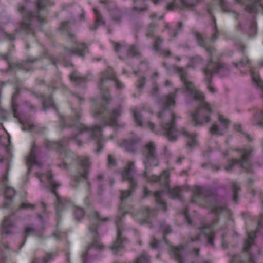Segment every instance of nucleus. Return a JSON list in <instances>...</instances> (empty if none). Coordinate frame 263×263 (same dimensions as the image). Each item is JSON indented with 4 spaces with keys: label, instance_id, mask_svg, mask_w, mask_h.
Segmentation results:
<instances>
[{
    "label": "nucleus",
    "instance_id": "f257e3e1",
    "mask_svg": "<svg viewBox=\"0 0 263 263\" xmlns=\"http://www.w3.org/2000/svg\"><path fill=\"white\" fill-rule=\"evenodd\" d=\"M122 112L121 107H118L113 109L108 116L104 118L103 123L100 125H97L92 128L86 127L81 123L79 122L81 116L78 112H76L74 117L68 118L62 117L60 128L62 130L65 128L75 127L80 133L84 132H89L91 135V138L97 142L98 148L96 152L98 153L103 149L101 128L106 125L115 126L117 124V119L121 116Z\"/></svg>",
    "mask_w": 263,
    "mask_h": 263
},
{
    "label": "nucleus",
    "instance_id": "f03ea898",
    "mask_svg": "<svg viewBox=\"0 0 263 263\" xmlns=\"http://www.w3.org/2000/svg\"><path fill=\"white\" fill-rule=\"evenodd\" d=\"M175 70L179 74L185 90L193 96L195 100L201 102L200 105L191 115L194 125L196 126L209 122L210 121V115L212 112V110L210 104L205 101L203 93L198 90L194 83L188 79L186 69L176 67Z\"/></svg>",
    "mask_w": 263,
    "mask_h": 263
},
{
    "label": "nucleus",
    "instance_id": "7ed1b4c3",
    "mask_svg": "<svg viewBox=\"0 0 263 263\" xmlns=\"http://www.w3.org/2000/svg\"><path fill=\"white\" fill-rule=\"evenodd\" d=\"M180 90L179 88H176L174 92L171 93L163 98L162 101L165 104V107L163 108L158 114V118L162 120L160 124L163 133L171 142L175 141L178 134L175 128L176 116L167 108L170 106L175 105V99L178 91Z\"/></svg>",
    "mask_w": 263,
    "mask_h": 263
},
{
    "label": "nucleus",
    "instance_id": "20e7f679",
    "mask_svg": "<svg viewBox=\"0 0 263 263\" xmlns=\"http://www.w3.org/2000/svg\"><path fill=\"white\" fill-rule=\"evenodd\" d=\"M49 4V1L48 0H37L35 11H26L25 6H20L18 11L24 15L20 27L15 29V32L34 35L35 28L34 21H37L41 25L44 23V18L40 14V11L45 9Z\"/></svg>",
    "mask_w": 263,
    "mask_h": 263
},
{
    "label": "nucleus",
    "instance_id": "39448f33",
    "mask_svg": "<svg viewBox=\"0 0 263 263\" xmlns=\"http://www.w3.org/2000/svg\"><path fill=\"white\" fill-rule=\"evenodd\" d=\"M194 34L198 45L204 48L210 57L209 62L207 66L203 68V72L205 75L206 77L209 76L212 77L214 73L218 72H222L226 71H228L229 68L226 64L213 61V55L216 52V49L214 46L208 44V41L203 36V34L199 32H195Z\"/></svg>",
    "mask_w": 263,
    "mask_h": 263
},
{
    "label": "nucleus",
    "instance_id": "423d86ee",
    "mask_svg": "<svg viewBox=\"0 0 263 263\" xmlns=\"http://www.w3.org/2000/svg\"><path fill=\"white\" fill-rule=\"evenodd\" d=\"M191 202L210 206L211 212L215 215L219 214L223 210V207L218 205L217 196L209 189H203L200 187L196 188Z\"/></svg>",
    "mask_w": 263,
    "mask_h": 263
},
{
    "label": "nucleus",
    "instance_id": "0eeeda50",
    "mask_svg": "<svg viewBox=\"0 0 263 263\" xmlns=\"http://www.w3.org/2000/svg\"><path fill=\"white\" fill-rule=\"evenodd\" d=\"M36 176L39 178L41 182H44V179H46L50 187L51 192L56 197V213L58 216L57 223L59 222L61 219V213L67 209L70 205V202L64 198L59 197L55 191L56 189L59 186L53 179V176L50 172H48L46 174H43L41 176L39 173H36Z\"/></svg>",
    "mask_w": 263,
    "mask_h": 263
},
{
    "label": "nucleus",
    "instance_id": "6e6552de",
    "mask_svg": "<svg viewBox=\"0 0 263 263\" xmlns=\"http://www.w3.org/2000/svg\"><path fill=\"white\" fill-rule=\"evenodd\" d=\"M101 74L99 87L101 91L102 99L107 104H108L110 103L111 98L107 87L105 85L106 81L108 80L114 81L117 89L122 88L123 85L117 79L116 74L113 72L112 69L110 67L105 71L102 72Z\"/></svg>",
    "mask_w": 263,
    "mask_h": 263
},
{
    "label": "nucleus",
    "instance_id": "1a4fd4ad",
    "mask_svg": "<svg viewBox=\"0 0 263 263\" xmlns=\"http://www.w3.org/2000/svg\"><path fill=\"white\" fill-rule=\"evenodd\" d=\"M142 160L145 165V171L143 176L147 178V170L150 167H156L159 165V161L156 153V147L155 144L151 142L146 144L142 152Z\"/></svg>",
    "mask_w": 263,
    "mask_h": 263
},
{
    "label": "nucleus",
    "instance_id": "9d476101",
    "mask_svg": "<svg viewBox=\"0 0 263 263\" xmlns=\"http://www.w3.org/2000/svg\"><path fill=\"white\" fill-rule=\"evenodd\" d=\"M134 163L130 162L127 164L122 172L123 179L124 180L128 181L130 189L121 191L120 199L122 201L126 200L128 197H130L137 186V181L133 176L134 173Z\"/></svg>",
    "mask_w": 263,
    "mask_h": 263
},
{
    "label": "nucleus",
    "instance_id": "9b49d317",
    "mask_svg": "<svg viewBox=\"0 0 263 263\" xmlns=\"http://www.w3.org/2000/svg\"><path fill=\"white\" fill-rule=\"evenodd\" d=\"M79 160L81 166L76 175L74 180L71 182V185L74 188H77L79 182L86 181L87 187L90 190L91 184L88 181V178L91 162L88 158L83 156L79 157Z\"/></svg>",
    "mask_w": 263,
    "mask_h": 263
},
{
    "label": "nucleus",
    "instance_id": "f8f14e48",
    "mask_svg": "<svg viewBox=\"0 0 263 263\" xmlns=\"http://www.w3.org/2000/svg\"><path fill=\"white\" fill-rule=\"evenodd\" d=\"M252 152V149L246 150L243 149L240 150L241 155V158L240 159H233L229 161L228 165L224 167V170L227 172H231L234 165H239L240 167L242 168L247 173H252V166L249 162Z\"/></svg>",
    "mask_w": 263,
    "mask_h": 263
},
{
    "label": "nucleus",
    "instance_id": "ddd939ff",
    "mask_svg": "<svg viewBox=\"0 0 263 263\" xmlns=\"http://www.w3.org/2000/svg\"><path fill=\"white\" fill-rule=\"evenodd\" d=\"M255 238V234L250 233L248 234V239L244 243L243 253L241 255L233 256L230 263H255L254 255L248 253L250 248L253 245L252 241Z\"/></svg>",
    "mask_w": 263,
    "mask_h": 263
},
{
    "label": "nucleus",
    "instance_id": "4468645a",
    "mask_svg": "<svg viewBox=\"0 0 263 263\" xmlns=\"http://www.w3.org/2000/svg\"><path fill=\"white\" fill-rule=\"evenodd\" d=\"M98 224L96 221L91 222L90 224L89 227V231L94 234V236L91 243L88 246L86 252L82 255L83 263H87V256L91 254V251L92 249H94L100 251L104 249V246L101 243L100 238L98 236Z\"/></svg>",
    "mask_w": 263,
    "mask_h": 263
},
{
    "label": "nucleus",
    "instance_id": "2eb2a0df",
    "mask_svg": "<svg viewBox=\"0 0 263 263\" xmlns=\"http://www.w3.org/2000/svg\"><path fill=\"white\" fill-rule=\"evenodd\" d=\"M123 203H121L119 206V210L123 212V215L119 216L116 220V223L117 224V240L114 242L112 246L110 247L112 251L118 252L123 249V243L126 240L125 238H123L122 235V232L119 228V224L121 221L122 217L124 216L126 212L124 211Z\"/></svg>",
    "mask_w": 263,
    "mask_h": 263
},
{
    "label": "nucleus",
    "instance_id": "dca6fc26",
    "mask_svg": "<svg viewBox=\"0 0 263 263\" xmlns=\"http://www.w3.org/2000/svg\"><path fill=\"white\" fill-rule=\"evenodd\" d=\"M229 120L225 118L222 115L218 116V122L212 125L210 129V133L216 136H222L227 130L229 124Z\"/></svg>",
    "mask_w": 263,
    "mask_h": 263
},
{
    "label": "nucleus",
    "instance_id": "f3484780",
    "mask_svg": "<svg viewBox=\"0 0 263 263\" xmlns=\"http://www.w3.org/2000/svg\"><path fill=\"white\" fill-rule=\"evenodd\" d=\"M246 5L245 11L249 13L256 14L260 10H263L261 0H236Z\"/></svg>",
    "mask_w": 263,
    "mask_h": 263
},
{
    "label": "nucleus",
    "instance_id": "a211bd4d",
    "mask_svg": "<svg viewBox=\"0 0 263 263\" xmlns=\"http://www.w3.org/2000/svg\"><path fill=\"white\" fill-rule=\"evenodd\" d=\"M38 147L35 145L34 143H32V148L29 156L27 158V163L29 165L28 168V172L31 171V167L35 165L40 168L43 165V163L39 159V153L37 152Z\"/></svg>",
    "mask_w": 263,
    "mask_h": 263
},
{
    "label": "nucleus",
    "instance_id": "6ab92c4d",
    "mask_svg": "<svg viewBox=\"0 0 263 263\" xmlns=\"http://www.w3.org/2000/svg\"><path fill=\"white\" fill-rule=\"evenodd\" d=\"M252 79L262 90L263 97V81L259 77H255L254 76H252ZM252 122L253 125L263 128V110L260 112H256L254 114L252 119Z\"/></svg>",
    "mask_w": 263,
    "mask_h": 263
},
{
    "label": "nucleus",
    "instance_id": "aec40b11",
    "mask_svg": "<svg viewBox=\"0 0 263 263\" xmlns=\"http://www.w3.org/2000/svg\"><path fill=\"white\" fill-rule=\"evenodd\" d=\"M199 0H172L168 2L166 8L168 11H173L177 8L183 9L193 6Z\"/></svg>",
    "mask_w": 263,
    "mask_h": 263
},
{
    "label": "nucleus",
    "instance_id": "412c9836",
    "mask_svg": "<svg viewBox=\"0 0 263 263\" xmlns=\"http://www.w3.org/2000/svg\"><path fill=\"white\" fill-rule=\"evenodd\" d=\"M140 141V139L139 138L134 137L133 139L124 140L121 143L120 146L128 152L135 153L137 151Z\"/></svg>",
    "mask_w": 263,
    "mask_h": 263
},
{
    "label": "nucleus",
    "instance_id": "4be33fe9",
    "mask_svg": "<svg viewBox=\"0 0 263 263\" xmlns=\"http://www.w3.org/2000/svg\"><path fill=\"white\" fill-rule=\"evenodd\" d=\"M162 194V191H158L154 194L152 192L150 191L147 187H144L143 190V197L144 198H147L149 195H154L156 202L160 205V207L163 210L164 212H165L166 210V203L161 198Z\"/></svg>",
    "mask_w": 263,
    "mask_h": 263
},
{
    "label": "nucleus",
    "instance_id": "5701e85b",
    "mask_svg": "<svg viewBox=\"0 0 263 263\" xmlns=\"http://www.w3.org/2000/svg\"><path fill=\"white\" fill-rule=\"evenodd\" d=\"M87 49V46L84 43L77 44L71 48L64 47V50L66 52L71 55H76L80 57L84 56L85 51Z\"/></svg>",
    "mask_w": 263,
    "mask_h": 263
},
{
    "label": "nucleus",
    "instance_id": "b1692460",
    "mask_svg": "<svg viewBox=\"0 0 263 263\" xmlns=\"http://www.w3.org/2000/svg\"><path fill=\"white\" fill-rule=\"evenodd\" d=\"M67 138H64L58 142L46 140L44 142V145L47 148H56L59 152H61L62 149L67 146Z\"/></svg>",
    "mask_w": 263,
    "mask_h": 263
},
{
    "label": "nucleus",
    "instance_id": "393cba45",
    "mask_svg": "<svg viewBox=\"0 0 263 263\" xmlns=\"http://www.w3.org/2000/svg\"><path fill=\"white\" fill-rule=\"evenodd\" d=\"M211 226L209 224H204L203 226L198 228L199 230L202 233L204 234L207 242L211 246H214V240L215 239L214 233L212 232L210 230Z\"/></svg>",
    "mask_w": 263,
    "mask_h": 263
},
{
    "label": "nucleus",
    "instance_id": "a878e982",
    "mask_svg": "<svg viewBox=\"0 0 263 263\" xmlns=\"http://www.w3.org/2000/svg\"><path fill=\"white\" fill-rule=\"evenodd\" d=\"M19 122L22 124V128L24 130H29L42 134L46 130V128L44 127H40L30 122H23L21 119L19 120Z\"/></svg>",
    "mask_w": 263,
    "mask_h": 263
},
{
    "label": "nucleus",
    "instance_id": "bb28decb",
    "mask_svg": "<svg viewBox=\"0 0 263 263\" xmlns=\"http://www.w3.org/2000/svg\"><path fill=\"white\" fill-rule=\"evenodd\" d=\"M16 191L14 189L7 185L5 186L4 196L6 200L4 202L2 208H7L11 204L13 197L15 196Z\"/></svg>",
    "mask_w": 263,
    "mask_h": 263
},
{
    "label": "nucleus",
    "instance_id": "cd10ccee",
    "mask_svg": "<svg viewBox=\"0 0 263 263\" xmlns=\"http://www.w3.org/2000/svg\"><path fill=\"white\" fill-rule=\"evenodd\" d=\"M163 40L160 37H157L154 40L153 45L154 49L160 54L165 55L167 57L171 56V52L168 49H162L160 46L162 44Z\"/></svg>",
    "mask_w": 263,
    "mask_h": 263
},
{
    "label": "nucleus",
    "instance_id": "c85d7f7f",
    "mask_svg": "<svg viewBox=\"0 0 263 263\" xmlns=\"http://www.w3.org/2000/svg\"><path fill=\"white\" fill-rule=\"evenodd\" d=\"M14 226V223L13 221L11 219V217L10 216L6 217L4 219L1 228V233L2 234H12V232L11 230V228H12Z\"/></svg>",
    "mask_w": 263,
    "mask_h": 263
},
{
    "label": "nucleus",
    "instance_id": "c756f323",
    "mask_svg": "<svg viewBox=\"0 0 263 263\" xmlns=\"http://www.w3.org/2000/svg\"><path fill=\"white\" fill-rule=\"evenodd\" d=\"M172 254L178 263H183L185 256V249L183 246L174 247L172 249Z\"/></svg>",
    "mask_w": 263,
    "mask_h": 263
},
{
    "label": "nucleus",
    "instance_id": "7c9ffc66",
    "mask_svg": "<svg viewBox=\"0 0 263 263\" xmlns=\"http://www.w3.org/2000/svg\"><path fill=\"white\" fill-rule=\"evenodd\" d=\"M20 93V89L17 88L11 98V108L15 118L20 120V115L17 111L18 105L16 103V100Z\"/></svg>",
    "mask_w": 263,
    "mask_h": 263
},
{
    "label": "nucleus",
    "instance_id": "2f4dec72",
    "mask_svg": "<svg viewBox=\"0 0 263 263\" xmlns=\"http://www.w3.org/2000/svg\"><path fill=\"white\" fill-rule=\"evenodd\" d=\"M169 174L167 171H164L160 176H153L151 180L154 182L159 183L162 185L166 186L168 183Z\"/></svg>",
    "mask_w": 263,
    "mask_h": 263
},
{
    "label": "nucleus",
    "instance_id": "473e14b6",
    "mask_svg": "<svg viewBox=\"0 0 263 263\" xmlns=\"http://www.w3.org/2000/svg\"><path fill=\"white\" fill-rule=\"evenodd\" d=\"M180 132L182 134L188 138L187 146L192 148L196 145V135L188 132L184 128H182Z\"/></svg>",
    "mask_w": 263,
    "mask_h": 263
},
{
    "label": "nucleus",
    "instance_id": "72a5a7b5",
    "mask_svg": "<svg viewBox=\"0 0 263 263\" xmlns=\"http://www.w3.org/2000/svg\"><path fill=\"white\" fill-rule=\"evenodd\" d=\"M69 77L71 81L74 82L76 85H80L86 83L87 81L86 78L81 76L80 73L76 70L73 71L70 74Z\"/></svg>",
    "mask_w": 263,
    "mask_h": 263
},
{
    "label": "nucleus",
    "instance_id": "f704fd0d",
    "mask_svg": "<svg viewBox=\"0 0 263 263\" xmlns=\"http://www.w3.org/2000/svg\"><path fill=\"white\" fill-rule=\"evenodd\" d=\"M24 234L25 235V238L23 243L25 242L27 237L30 235H33L39 238H43V235L42 233L37 231L32 226L30 225L27 226L25 228Z\"/></svg>",
    "mask_w": 263,
    "mask_h": 263
},
{
    "label": "nucleus",
    "instance_id": "c9c22d12",
    "mask_svg": "<svg viewBox=\"0 0 263 263\" xmlns=\"http://www.w3.org/2000/svg\"><path fill=\"white\" fill-rule=\"evenodd\" d=\"M70 21H64L61 22L59 30L63 34H65L67 35L70 38H74L75 37V34L70 33Z\"/></svg>",
    "mask_w": 263,
    "mask_h": 263
},
{
    "label": "nucleus",
    "instance_id": "e433bc0d",
    "mask_svg": "<svg viewBox=\"0 0 263 263\" xmlns=\"http://www.w3.org/2000/svg\"><path fill=\"white\" fill-rule=\"evenodd\" d=\"M38 59L36 58L28 59L26 61L17 63L16 66L18 68L21 69L26 72L29 71L31 69V64L35 62Z\"/></svg>",
    "mask_w": 263,
    "mask_h": 263
},
{
    "label": "nucleus",
    "instance_id": "4c0bfd02",
    "mask_svg": "<svg viewBox=\"0 0 263 263\" xmlns=\"http://www.w3.org/2000/svg\"><path fill=\"white\" fill-rule=\"evenodd\" d=\"M93 10L96 15V23L93 24V26L90 27V29L92 30H96L99 26L104 25L105 24V22L103 20L101 14L97 9L94 8Z\"/></svg>",
    "mask_w": 263,
    "mask_h": 263
},
{
    "label": "nucleus",
    "instance_id": "58836bf2",
    "mask_svg": "<svg viewBox=\"0 0 263 263\" xmlns=\"http://www.w3.org/2000/svg\"><path fill=\"white\" fill-rule=\"evenodd\" d=\"M125 51L126 52V56L129 57H138L140 55L137 46L135 45L125 47Z\"/></svg>",
    "mask_w": 263,
    "mask_h": 263
},
{
    "label": "nucleus",
    "instance_id": "ea45409f",
    "mask_svg": "<svg viewBox=\"0 0 263 263\" xmlns=\"http://www.w3.org/2000/svg\"><path fill=\"white\" fill-rule=\"evenodd\" d=\"M107 110V107L103 104L99 106H94L93 116L94 117H98L104 114Z\"/></svg>",
    "mask_w": 263,
    "mask_h": 263
},
{
    "label": "nucleus",
    "instance_id": "a19ab883",
    "mask_svg": "<svg viewBox=\"0 0 263 263\" xmlns=\"http://www.w3.org/2000/svg\"><path fill=\"white\" fill-rule=\"evenodd\" d=\"M139 214L144 219L150 218L153 215L152 211L148 207L141 208Z\"/></svg>",
    "mask_w": 263,
    "mask_h": 263
},
{
    "label": "nucleus",
    "instance_id": "79ce46f5",
    "mask_svg": "<svg viewBox=\"0 0 263 263\" xmlns=\"http://www.w3.org/2000/svg\"><path fill=\"white\" fill-rule=\"evenodd\" d=\"M50 107H55L51 96L48 97L47 98L44 99L43 101V108L44 111H46L47 108Z\"/></svg>",
    "mask_w": 263,
    "mask_h": 263
},
{
    "label": "nucleus",
    "instance_id": "37998d69",
    "mask_svg": "<svg viewBox=\"0 0 263 263\" xmlns=\"http://www.w3.org/2000/svg\"><path fill=\"white\" fill-rule=\"evenodd\" d=\"M122 15V11L118 8H115L111 11V16L114 20L119 22Z\"/></svg>",
    "mask_w": 263,
    "mask_h": 263
},
{
    "label": "nucleus",
    "instance_id": "c03bdc74",
    "mask_svg": "<svg viewBox=\"0 0 263 263\" xmlns=\"http://www.w3.org/2000/svg\"><path fill=\"white\" fill-rule=\"evenodd\" d=\"M143 5L142 7H138V6H134L132 8V10L133 12L141 13L143 12H145L148 10L149 7L147 5L145 4L144 0L142 1Z\"/></svg>",
    "mask_w": 263,
    "mask_h": 263
},
{
    "label": "nucleus",
    "instance_id": "a18cd8bd",
    "mask_svg": "<svg viewBox=\"0 0 263 263\" xmlns=\"http://www.w3.org/2000/svg\"><path fill=\"white\" fill-rule=\"evenodd\" d=\"M240 188L239 185L236 181L232 183V190L233 192V200L237 202L238 200V193L237 192L240 190Z\"/></svg>",
    "mask_w": 263,
    "mask_h": 263
},
{
    "label": "nucleus",
    "instance_id": "49530a36",
    "mask_svg": "<svg viewBox=\"0 0 263 263\" xmlns=\"http://www.w3.org/2000/svg\"><path fill=\"white\" fill-rule=\"evenodd\" d=\"M170 195L173 199H179L180 196L181 190L179 187H175L169 190Z\"/></svg>",
    "mask_w": 263,
    "mask_h": 263
},
{
    "label": "nucleus",
    "instance_id": "de8ad7c7",
    "mask_svg": "<svg viewBox=\"0 0 263 263\" xmlns=\"http://www.w3.org/2000/svg\"><path fill=\"white\" fill-rule=\"evenodd\" d=\"M133 115L136 124L138 126H142L143 124V121L142 120L141 114L138 111L134 110L133 111Z\"/></svg>",
    "mask_w": 263,
    "mask_h": 263
},
{
    "label": "nucleus",
    "instance_id": "09e8293b",
    "mask_svg": "<svg viewBox=\"0 0 263 263\" xmlns=\"http://www.w3.org/2000/svg\"><path fill=\"white\" fill-rule=\"evenodd\" d=\"M135 263H149V257L145 253H143Z\"/></svg>",
    "mask_w": 263,
    "mask_h": 263
},
{
    "label": "nucleus",
    "instance_id": "8fccbe9b",
    "mask_svg": "<svg viewBox=\"0 0 263 263\" xmlns=\"http://www.w3.org/2000/svg\"><path fill=\"white\" fill-rule=\"evenodd\" d=\"M85 212L82 208H76L74 211V216L77 220H81L83 218Z\"/></svg>",
    "mask_w": 263,
    "mask_h": 263
},
{
    "label": "nucleus",
    "instance_id": "3c124183",
    "mask_svg": "<svg viewBox=\"0 0 263 263\" xmlns=\"http://www.w3.org/2000/svg\"><path fill=\"white\" fill-rule=\"evenodd\" d=\"M155 28V25L154 24H150L147 28L146 36L147 37H153V33Z\"/></svg>",
    "mask_w": 263,
    "mask_h": 263
},
{
    "label": "nucleus",
    "instance_id": "603ef678",
    "mask_svg": "<svg viewBox=\"0 0 263 263\" xmlns=\"http://www.w3.org/2000/svg\"><path fill=\"white\" fill-rule=\"evenodd\" d=\"M159 88L158 85L154 83L153 85L152 88L150 90L149 93L152 97H156L158 95Z\"/></svg>",
    "mask_w": 263,
    "mask_h": 263
},
{
    "label": "nucleus",
    "instance_id": "864d4df0",
    "mask_svg": "<svg viewBox=\"0 0 263 263\" xmlns=\"http://www.w3.org/2000/svg\"><path fill=\"white\" fill-rule=\"evenodd\" d=\"M250 63V60L248 58V57H245V59L240 60L238 63H234V65L236 67H238L239 66L243 67L247 64H249Z\"/></svg>",
    "mask_w": 263,
    "mask_h": 263
},
{
    "label": "nucleus",
    "instance_id": "5fc2aeb1",
    "mask_svg": "<svg viewBox=\"0 0 263 263\" xmlns=\"http://www.w3.org/2000/svg\"><path fill=\"white\" fill-rule=\"evenodd\" d=\"M256 23L255 22L252 21L250 23V27L248 34L249 35L254 36L256 34Z\"/></svg>",
    "mask_w": 263,
    "mask_h": 263
},
{
    "label": "nucleus",
    "instance_id": "6e6d98bb",
    "mask_svg": "<svg viewBox=\"0 0 263 263\" xmlns=\"http://www.w3.org/2000/svg\"><path fill=\"white\" fill-rule=\"evenodd\" d=\"M221 9L224 12H230L231 11V8L227 5V3L224 0H220L219 1Z\"/></svg>",
    "mask_w": 263,
    "mask_h": 263
},
{
    "label": "nucleus",
    "instance_id": "4d7b16f0",
    "mask_svg": "<svg viewBox=\"0 0 263 263\" xmlns=\"http://www.w3.org/2000/svg\"><path fill=\"white\" fill-rule=\"evenodd\" d=\"M145 84V78L141 77L137 81L136 86L138 89H142Z\"/></svg>",
    "mask_w": 263,
    "mask_h": 263
},
{
    "label": "nucleus",
    "instance_id": "13d9d810",
    "mask_svg": "<svg viewBox=\"0 0 263 263\" xmlns=\"http://www.w3.org/2000/svg\"><path fill=\"white\" fill-rule=\"evenodd\" d=\"M236 30L241 33L246 32L245 24L242 22H240L236 27Z\"/></svg>",
    "mask_w": 263,
    "mask_h": 263
},
{
    "label": "nucleus",
    "instance_id": "bf43d9fd",
    "mask_svg": "<svg viewBox=\"0 0 263 263\" xmlns=\"http://www.w3.org/2000/svg\"><path fill=\"white\" fill-rule=\"evenodd\" d=\"M161 228L162 230L164 231V235L166 234H168L171 232V228L170 226L165 224V223H162L161 224Z\"/></svg>",
    "mask_w": 263,
    "mask_h": 263
},
{
    "label": "nucleus",
    "instance_id": "052dcab7",
    "mask_svg": "<svg viewBox=\"0 0 263 263\" xmlns=\"http://www.w3.org/2000/svg\"><path fill=\"white\" fill-rule=\"evenodd\" d=\"M108 165L109 167H113L116 165V160L111 155L108 156Z\"/></svg>",
    "mask_w": 263,
    "mask_h": 263
},
{
    "label": "nucleus",
    "instance_id": "680f3d73",
    "mask_svg": "<svg viewBox=\"0 0 263 263\" xmlns=\"http://www.w3.org/2000/svg\"><path fill=\"white\" fill-rule=\"evenodd\" d=\"M7 165H8V168H7V172L3 175V178H2V180L3 184L5 186L6 185V183L8 181V171H9V161H8Z\"/></svg>",
    "mask_w": 263,
    "mask_h": 263
},
{
    "label": "nucleus",
    "instance_id": "e2e57ef3",
    "mask_svg": "<svg viewBox=\"0 0 263 263\" xmlns=\"http://www.w3.org/2000/svg\"><path fill=\"white\" fill-rule=\"evenodd\" d=\"M219 36V33L217 30V27H215V32L211 37L210 40L212 43L215 42V41L218 38Z\"/></svg>",
    "mask_w": 263,
    "mask_h": 263
},
{
    "label": "nucleus",
    "instance_id": "0e129e2a",
    "mask_svg": "<svg viewBox=\"0 0 263 263\" xmlns=\"http://www.w3.org/2000/svg\"><path fill=\"white\" fill-rule=\"evenodd\" d=\"M93 217L95 219H98L101 221H108L109 219L108 218H101L100 217V215H99V214L98 212H95L93 213Z\"/></svg>",
    "mask_w": 263,
    "mask_h": 263
},
{
    "label": "nucleus",
    "instance_id": "69168bd1",
    "mask_svg": "<svg viewBox=\"0 0 263 263\" xmlns=\"http://www.w3.org/2000/svg\"><path fill=\"white\" fill-rule=\"evenodd\" d=\"M200 235L198 234L192 235L190 237L191 241L196 242V241H200Z\"/></svg>",
    "mask_w": 263,
    "mask_h": 263
},
{
    "label": "nucleus",
    "instance_id": "338daca9",
    "mask_svg": "<svg viewBox=\"0 0 263 263\" xmlns=\"http://www.w3.org/2000/svg\"><path fill=\"white\" fill-rule=\"evenodd\" d=\"M65 157H66L65 160L67 161L68 160L69 157H70V158H69V159H70L71 160L74 159V156L73 154L70 152H67L65 153Z\"/></svg>",
    "mask_w": 263,
    "mask_h": 263
},
{
    "label": "nucleus",
    "instance_id": "774afa93",
    "mask_svg": "<svg viewBox=\"0 0 263 263\" xmlns=\"http://www.w3.org/2000/svg\"><path fill=\"white\" fill-rule=\"evenodd\" d=\"M159 243V240L156 239L155 238H154L153 241L150 243V246L152 248L156 249L158 247Z\"/></svg>",
    "mask_w": 263,
    "mask_h": 263
}]
</instances>
